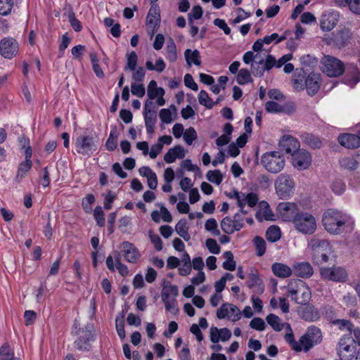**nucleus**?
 Masks as SVG:
<instances>
[{
	"label": "nucleus",
	"instance_id": "1",
	"mask_svg": "<svg viewBox=\"0 0 360 360\" xmlns=\"http://www.w3.org/2000/svg\"><path fill=\"white\" fill-rule=\"evenodd\" d=\"M286 330L284 340L290 348L296 352L302 351L307 352L314 346L320 344L323 340L321 329L315 326H309L304 334L300 337L299 341H296L292 328L288 323H286Z\"/></svg>",
	"mask_w": 360,
	"mask_h": 360
},
{
	"label": "nucleus",
	"instance_id": "2",
	"mask_svg": "<svg viewBox=\"0 0 360 360\" xmlns=\"http://www.w3.org/2000/svg\"><path fill=\"white\" fill-rule=\"evenodd\" d=\"M348 221L346 214L335 209H328L323 214L322 221L326 230L332 234H340Z\"/></svg>",
	"mask_w": 360,
	"mask_h": 360
},
{
	"label": "nucleus",
	"instance_id": "3",
	"mask_svg": "<svg viewBox=\"0 0 360 360\" xmlns=\"http://www.w3.org/2000/svg\"><path fill=\"white\" fill-rule=\"evenodd\" d=\"M287 289L288 296L297 304H306L311 297L309 288L301 280L291 281L288 283Z\"/></svg>",
	"mask_w": 360,
	"mask_h": 360
},
{
	"label": "nucleus",
	"instance_id": "4",
	"mask_svg": "<svg viewBox=\"0 0 360 360\" xmlns=\"http://www.w3.org/2000/svg\"><path fill=\"white\" fill-rule=\"evenodd\" d=\"M98 141L96 135L82 134L75 139V150L78 154L89 157L97 150Z\"/></svg>",
	"mask_w": 360,
	"mask_h": 360
},
{
	"label": "nucleus",
	"instance_id": "5",
	"mask_svg": "<svg viewBox=\"0 0 360 360\" xmlns=\"http://www.w3.org/2000/svg\"><path fill=\"white\" fill-rule=\"evenodd\" d=\"M285 158L278 151L267 152L261 158V163L269 172L278 173L285 166Z\"/></svg>",
	"mask_w": 360,
	"mask_h": 360
},
{
	"label": "nucleus",
	"instance_id": "6",
	"mask_svg": "<svg viewBox=\"0 0 360 360\" xmlns=\"http://www.w3.org/2000/svg\"><path fill=\"white\" fill-rule=\"evenodd\" d=\"M295 182L292 177L287 174H281L275 181V189L281 199L289 198L294 193Z\"/></svg>",
	"mask_w": 360,
	"mask_h": 360
},
{
	"label": "nucleus",
	"instance_id": "7",
	"mask_svg": "<svg viewBox=\"0 0 360 360\" xmlns=\"http://www.w3.org/2000/svg\"><path fill=\"white\" fill-rule=\"evenodd\" d=\"M293 224L299 231L305 234H311L316 229L315 217L307 212H299V214H297Z\"/></svg>",
	"mask_w": 360,
	"mask_h": 360
},
{
	"label": "nucleus",
	"instance_id": "8",
	"mask_svg": "<svg viewBox=\"0 0 360 360\" xmlns=\"http://www.w3.org/2000/svg\"><path fill=\"white\" fill-rule=\"evenodd\" d=\"M321 64L323 72L330 77L340 76L345 71L344 63L333 56H324L321 59Z\"/></svg>",
	"mask_w": 360,
	"mask_h": 360
},
{
	"label": "nucleus",
	"instance_id": "9",
	"mask_svg": "<svg viewBox=\"0 0 360 360\" xmlns=\"http://www.w3.org/2000/svg\"><path fill=\"white\" fill-rule=\"evenodd\" d=\"M77 338L74 342L75 347L79 351H89L90 342L94 340V328L91 325H86L79 328L77 332Z\"/></svg>",
	"mask_w": 360,
	"mask_h": 360
},
{
	"label": "nucleus",
	"instance_id": "10",
	"mask_svg": "<svg viewBox=\"0 0 360 360\" xmlns=\"http://www.w3.org/2000/svg\"><path fill=\"white\" fill-rule=\"evenodd\" d=\"M356 353V346L353 338L343 336L338 343V354L342 360H352Z\"/></svg>",
	"mask_w": 360,
	"mask_h": 360
},
{
	"label": "nucleus",
	"instance_id": "11",
	"mask_svg": "<svg viewBox=\"0 0 360 360\" xmlns=\"http://www.w3.org/2000/svg\"><path fill=\"white\" fill-rule=\"evenodd\" d=\"M217 316L219 319L227 318L232 322H236L241 318V311L236 305L226 302L217 309Z\"/></svg>",
	"mask_w": 360,
	"mask_h": 360
},
{
	"label": "nucleus",
	"instance_id": "12",
	"mask_svg": "<svg viewBox=\"0 0 360 360\" xmlns=\"http://www.w3.org/2000/svg\"><path fill=\"white\" fill-rule=\"evenodd\" d=\"M19 51V44L12 37H4L0 41V54L5 58L11 59Z\"/></svg>",
	"mask_w": 360,
	"mask_h": 360
},
{
	"label": "nucleus",
	"instance_id": "13",
	"mask_svg": "<svg viewBox=\"0 0 360 360\" xmlns=\"http://www.w3.org/2000/svg\"><path fill=\"white\" fill-rule=\"evenodd\" d=\"M320 272L323 278L335 282H345L348 276L342 267L321 268Z\"/></svg>",
	"mask_w": 360,
	"mask_h": 360
},
{
	"label": "nucleus",
	"instance_id": "14",
	"mask_svg": "<svg viewBox=\"0 0 360 360\" xmlns=\"http://www.w3.org/2000/svg\"><path fill=\"white\" fill-rule=\"evenodd\" d=\"M160 22V10L158 6L152 5L146 17L147 31L151 35L158 30Z\"/></svg>",
	"mask_w": 360,
	"mask_h": 360
},
{
	"label": "nucleus",
	"instance_id": "15",
	"mask_svg": "<svg viewBox=\"0 0 360 360\" xmlns=\"http://www.w3.org/2000/svg\"><path fill=\"white\" fill-rule=\"evenodd\" d=\"M121 252L124 259L129 263L136 264L141 257L138 248L131 242L124 241L121 244Z\"/></svg>",
	"mask_w": 360,
	"mask_h": 360
},
{
	"label": "nucleus",
	"instance_id": "16",
	"mask_svg": "<svg viewBox=\"0 0 360 360\" xmlns=\"http://www.w3.org/2000/svg\"><path fill=\"white\" fill-rule=\"evenodd\" d=\"M311 156L308 151L302 149L292 154V164L297 169H306L311 165Z\"/></svg>",
	"mask_w": 360,
	"mask_h": 360
},
{
	"label": "nucleus",
	"instance_id": "17",
	"mask_svg": "<svg viewBox=\"0 0 360 360\" xmlns=\"http://www.w3.org/2000/svg\"><path fill=\"white\" fill-rule=\"evenodd\" d=\"M247 285L256 294H262L264 291V285L257 269L251 268L248 274Z\"/></svg>",
	"mask_w": 360,
	"mask_h": 360
},
{
	"label": "nucleus",
	"instance_id": "18",
	"mask_svg": "<svg viewBox=\"0 0 360 360\" xmlns=\"http://www.w3.org/2000/svg\"><path fill=\"white\" fill-rule=\"evenodd\" d=\"M277 211L283 220L288 221H293L297 214H299L297 205L290 202L279 203L277 206Z\"/></svg>",
	"mask_w": 360,
	"mask_h": 360
},
{
	"label": "nucleus",
	"instance_id": "19",
	"mask_svg": "<svg viewBox=\"0 0 360 360\" xmlns=\"http://www.w3.org/2000/svg\"><path fill=\"white\" fill-rule=\"evenodd\" d=\"M338 12H329L323 14L320 20V26L323 31H330L334 28L338 21Z\"/></svg>",
	"mask_w": 360,
	"mask_h": 360
},
{
	"label": "nucleus",
	"instance_id": "20",
	"mask_svg": "<svg viewBox=\"0 0 360 360\" xmlns=\"http://www.w3.org/2000/svg\"><path fill=\"white\" fill-rule=\"evenodd\" d=\"M309 245L311 248L313 253H316V251L332 252V248L329 242L326 239H321L316 236H314L310 240Z\"/></svg>",
	"mask_w": 360,
	"mask_h": 360
},
{
	"label": "nucleus",
	"instance_id": "21",
	"mask_svg": "<svg viewBox=\"0 0 360 360\" xmlns=\"http://www.w3.org/2000/svg\"><path fill=\"white\" fill-rule=\"evenodd\" d=\"M320 75L310 73L305 79V88L310 96L315 95L320 88Z\"/></svg>",
	"mask_w": 360,
	"mask_h": 360
},
{
	"label": "nucleus",
	"instance_id": "22",
	"mask_svg": "<svg viewBox=\"0 0 360 360\" xmlns=\"http://www.w3.org/2000/svg\"><path fill=\"white\" fill-rule=\"evenodd\" d=\"M338 142L347 148H357L360 146V139L358 135L343 134L339 136Z\"/></svg>",
	"mask_w": 360,
	"mask_h": 360
},
{
	"label": "nucleus",
	"instance_id": "23",
	"mask_svg": "<svg viewBox=\"0 0 360 360\" xmlns=\"http://www.w3.org/2000/svg\"><path fill=\"white\" fill-rule=\"evenodd\" d=\"M294 274L296 276L307 278L313 275L314 271L308 262H299L293 265Z\"/></svg>",
	"mask_w": 360,
	"mask_h": 360
},
{
	"label": "nucleus",
	"instance_id": "24",
	"mask_svg": "<svg viewBox=\"0 0 360 360\" xmlns=\"http://www.w3.org/2000/svg\"><path fill=\"white\" fill-rule=\"evenodd\" d=\"M335 6L347 8L352 13L360 15V0H333Z\"/></svg>",
	"mask_w": 360,
	"mask_h": 360
},
{
	"label": "nucleus",
	"instance_id": "25",
	"mask_svg": "<svg viewBox=\"0 0 360 360\" xmlns=\"http://www.w3.org/2000/svg\"><path fill=\"white\" fill-rule=\"evenodd\" d=\"M281 145L286 153L291 154L292 155L298 151L300 148V142L292 136H288L283 139Z\"/></svg>",
	"mask_w": 360,
	"mask_h": 360
},
{
	"label": "nucleus",
	"instance_id": "26",
	"mask_svg": "<svg viewBox=\"0 0 360 360\" xmlns=\"http://www.w3.org/2000/svg\"><path fill=\"white\" fill-rule=\"evenodd\" d=\"M271 270L276 276L282 278L290 277L292 274L291 268L283 263L276 262L273 264Z\"/></svg>",
	"mask_w": 360,
	"mask_h": 360
},
{
	"label": "nucleus",
	"instance_id": "27",
	"mask_svg": "<svg viewBox=\"0 0 360 360\" xmlns=\"http://www.w3.org/2000/svg\"><path fill=\"white\" fill-rule=\"evenodd\" d=\"M184 156V148L181 146H176L169 149L164 156V160L167 163H172L176 158L182 159Z\"/></svg>",
	"mask_w": 360,
	"mask_h": 360
},
{
	"label": "nucleus",
	"instance_id": "28",
	"mask_svg": "<svg viewBox=\"0 0 360 360\" xmlns=\"http://www.w3.org/2000/svg\"><path fill=\"white\" fill-rule=\"evenodd\" d=\"M300 316L302 319L307 321H316L320 318L319 311L310 306L304 307L300 311Z\"/></svg>",
	"mask_w": 360,
	"mask_h": 360
},
{
	"label": "nucleus",
	"instance_id": "29",
	"mask_svg": "<svg viewBox=\"0 0 360 360\" xmlns=\"http://www.w3.org/2000/svg\"><path fill=\"white\" fill-rule=\"evenodd\" d=\"M184 56L188 65H191L192 63L198 66L200 65V55L198 50L186 49L184 52Z\"/></svg>",
	"mask_w": 360,
	"mask_h": 360
},
{
	"label": "nucleus",
	"instance_id": "30",
	"mask_svg": "<svg viewBox=\"0 0 360 360\" xmlns=\"http://www.w3.org/2000/svg\"><path fill=\"white\" fill-rule=\"evenodd\" d=\"M165 90L161 87H158L157 82L151 80L148 86V96L150 99L153 100L158 96H164Z\"/></svg>",
	"mask_w": 360,
	"mask_h": 360
},
{
	"label": "nucleus",
	"instance_id": "31",
	"mask_svg": "<svg viewBox=\"0 0 360 360\" xmlns=\"http://www.w3.org/2000/svg\"><path fill=\"white\" fill-rule=\"evenodd\" d=\"M32 167V162H22L19 164L16 176L15 177V181L18 183L22 181V180L25 177L26 174Z\"/></svg>",
	"mask_w": 360,
	"mask_h": 360
},
{
	"label": "nucleus",
	"instance_id": "32",
	"mask_svg": "<svg viewBox=\"0 0 360 360\" xmlns=\"http://www.w3.org/2000/svg\"><path fill=\"white\" fill-rule=\"evenodd\" d=\"M175 229L177 233L185 240L188 241L190 239L191 237L188 231V228L187 226V222L185 219L179 220L176 224Z\"/></svg>",
	"mask_w": 360,
	"mask_h": 360
},
{
	"label": "nucleus",
	"instance_id": "33",
	"mask_svg": "<svg viewBox=\"0 0 360 360\" xmlns=\"http://www.w3.org/2000/svg\"><path fill=\"white\" fill-rule=\"evenodd\" d=\"M303 141L311 148H320L322 146L321 140L316 136L305 134L302 136Z\"/></svg>",
	"mask_w": 360,
	"mask_h": 360
},
{
	"label": "nucleus",
	"instance_id": "34",
	"mask_svg": "<svg viewBox=\"0 0 360 360\" xmlns=\"http://www.w3.org/2000/svg\"><path fill=\"white\" fill-rule=\"evenodd\" d=\"M143 117L147 134L152 135L154 133V127L157 122V115L143 114Z\"/></svg>",
	"mask_w": 360,
	"mask_h": 360
},
{
	"label": "nucleus",
	"instance_id": "35",
	"mask_svg": "<svg viewBox=\"0 0 360 360\" xmlns=\"http://www.w3.org/2000/svg\"><path fill=\"white\" fill-rule=\"evenodd\" d=\"M266 320L268 324L276 331H281L285 326V323H281V319L274 314L268 315Z\"/></svg>",
	"mask_w": 360,
	"mask_h": 360
},
{
	"label": "nucleus",
	"instance_id": "36",
	"mask_svg": "<svg viewBox=\"0 0 360 360\" xmlns=\"http://www.w3.org/2000/svg\"><path fill=\"white\" fill-rule=\"evenodd\" d=\"M341 167L348 170H355L359 167L358 161L354 157H345L340 160Z\"/></svg>",
	"mask_w": 360,
	"mask_h": 360
},
{
	"label": "nucleus",
	"instance_id": "37",
	"mask_svg": "<svg viewBox=\"0 0 360 360\" xmlns=\"http://www.w3.org/2000/svg\"><path fill=\"white\" fill-rule=\"evenodd\" d=\"M224 258L226 259L223 262V268L229 271H234L236 269V262L233 260V255L231 251H226L223 254Z\"/></svg>",
	"mask_w": 360,
	"mask_h": 360
},
{
	"label": "nucleus",
	"instance_id": "38",
	"mask_svg": "<svg viewBox=\"0 0 360 360\" xmlns=\"http://www.w3.org/2000/svg\"><path fill=\"white\" fill-rule=\"evenodd\" d=\"M266 238L270 242H276L281 238V230L277 226H271L266 232Z\"/></svg>",
	"mask_w": 360,
	"mask_h": 360
},
{
	"label": "nucleus",
	"instance_id": "39",
	"mask_svg": "<svg viewBox=\"0 0 360 360\" xmlns=\"http://www.w3.org/2000/svg\"><path fill=\"white\" fill-rule=\"evenodd\" d=\"M162 300L165 304V309L172 313H176L177 311V301L176 297L162 295Z\"/></svg>",
	"mask_w": 360,
	"mask_h": 360
},
{
	"label": "nucleus",
	"instance_id": "40",
	"mask_svg": "<svg viewBox=\"0 0 360 360\" xmlns=\"http://www.w3.org/2000/svg\"><path fill=\"white\" fill-rule=\"evenodd\" d=\"M226 196L231 199H236L237 200L238 206L240 207V212L243 214H247V212L245 210H243V200L244 199L243 193L237 191L236 190H233L230 193H226Z\"/></svg>",
	"mask_w": 360,
	"mask_h": 360
},
{
	"label": "nucleus",
	"instance_id": "41",
	"mask_svg": "<svg viewBox=\"0 0 360 360\" xmlns=\"http://www.w3.org/2000/svg\"><path fill=\"white\" fill-rule=\"evenodd\" d=\"M221 228L226 234H232L236 231L232 219L229 217H224L221 221Z\"/></svg>",
	"mask_w": 360,
	"mask_h": 360
},
{
	"label": "nucleus",
	"instance_id": "42",
	"mask_svg": "<svg viewBox=\"0 0 360 360\" xmlns=\"http://www.w3.org/2000/svg\"><path fill=\"white\" fill-rule=\"evenodd\" d=\"M198 101L200 105H205L208 109L212 108L215 105V103L212 101L208 94L204 90H201L200 91L198 94ZM218 101L216 102V103Z\"/></svg>",
	"mask_w": 360,
	"mask_h": 360
},
{
	"label": "nucleus",
	"instance_id": "43",
	"mask_svg": "<svg viewBox=\"0 0 360 360\" xmlns=\"http://www.w3.org/2000/svg\"><path fill=\"white\" fill-rule=\"evenodd\" d=\"M138 61V56L135 51H131L129 53L127 54V65L124 67V70H129L131 71H134L136 68Z\"/></svg>",
	"mask_w": 360,
	"mask_h": 360
},
{
	"label": "nucleus",
	"instance_id": "44",
	"mask_svg": "<svg viewBox=\"0 0 360 360\" xmlns=\"http://www.w3.org/2000/svg\"><path fill=\"white\" fill-rule=\"evenodd\" d=\"M238 84L244 85L252 81L250 72L247 69H241L238 71L236 77Z\"/></svg>",
	"mask_w": 360,
	"mask_h": 360
},
{
	"label": "nucleus",
	"instance_id": "45",
	"mask_svg": "<svg viewBox=\"0 0 360 360\" xmlns=\"http://www.w3.org/2000/svg\"><path fill=\"white\" fill-rule=\"evenodd\" d=\"M166 58L167 59L173 63L176 60L177 55H176V45L173 40H171L169 43L167 44L166 47Z\"/></svg>",
	"mask_w": 360,
	"mask_h": 360
},
{
	"label": "nucleus",
	"instance_id": "46",
	"mask_svg": "<svg viewBox=\"0 0 360 360\" xmlns=\"http://www.w3.org/2000/svg\"><path fill=\"white\" fill-rule=\"evenodd\" d=\"M68 18L70 25L75 32H80L82 30V25L81 22L76 18L75 14L72 9H70L68 11Z\"/></svg>",
	"mask_w": 360,
	"mask_h": 360
},
{
	"label": "nucleus",
	"instance_id": "47",
	"mask_svg": "<svg viewBox=\"0 0 360 360\" xmlns=\"http://www.w3.org/2000/svg\"><path fill=\"white\" fill-rule=\"evenodd\" d=\"M253 241L255 245L257 255L259 257L264 255L266 252V242L264 238L260 236H256Z\"/></svg>",
	"mask_w": 360,
	"mask_h": 360
},
{
	"label": "nucleus",
	"instance_id": "48",
	"mask_svg": "<svg viewBox=\"0 0 360 360\" xmlns=\"http://www.w3.org/2000/svg\"><path fill=\"white\" fill-rule=\"evenodd\" d=\"M206 176L208 181L217 185H219L223 180L221 172L217 169L208 171Z\"/></svg>",
	"mask_w": 360,
	"mask_h": 360
},
{
	"label": "nucleus",
	"instance_id": "49",
	"mask_svg": "<svg viewBox=\"0 0 360 360\" xmlns=\"http://www.w3.org/2000/svg\"><path fill=\"white\" fill-rule=\"evenodd\" d=\"M15 359L14 354L8 345L5 344L0 347L1 360H12Z\"/></svg>",
	"mask_w": 360,
	"mask_h": 360
},
{
	"label": "nucleus",
	"instance_id": "50",
	"mask_svg": "<svg viewBox=\"0 0 360 360\" xmlns=\"http://www.w3.org/2000/svg\"><path fill=\"white\" fill-rule=\"evenodd\" d=\"M333 324L338 326L341 330H347L352 332L353 330V324L346 319H335L333 321Z\"/></svg>",
	"mask_w": 360,
	"mask_h": 360
},
{
	"label": "nucleus",
	"instance_id": "51",
	"mask_svg": "<svg viewBox=\"0 0 360 360\" xmlns=\"http://www.w3.org/2000/svg\"><path fill=\"white\" fill-rule=\"evenodd\" d=\"M91 61L92 63V68L96 75L99 78H103L104 77V72H103L100 65L99 60L96 57V54L91 53Z\"/></svg>",
	"mask_w": 360,
	"mask_h": 360
},
{
	"label": "nucleus",
	"instance_id": "52",
	"mask_svg": "<svg viewBox=\"0 0 360 360\" xmlns=\"http://www.w3.org/2000/svg\"><path fill=\"white\" fill-rule=\"evenodd\" d=\"M284 107L275 101H268L265 104V110L271 113H279L284 111Z\"/></svg>",
	"mask_w": 360,
	"mask_h": 360
},
{
	"label": "nucleus",
	"instance_id": "53",
	"mask_svg": "<svg viewBox=\"0 0 360 360\" xmlns=\"http://www.w3.org/2000/svg\"><path fill=\"white\" fill-rule=\"evenodd\" d=\"M205 228L207 231L211 232L214 236L220 235V231L217 229V222L214 218H210L206 221Z\"/></svg>",
	"mask_w": 360,
	"mask_h": 360
},
{
	"label": "nucleus",
	"instance_id": "54",
	"mask_svg": "<svg viewBox=\"0 0 360 360\" xmlns=\"http://www.w3.org/2000/svg\"><path fill=\"white\" fill-rule=\"evenodd\" d=\"M258 201V196L255 193H250L248 195L244 193V199L243 200V210H244V207L245 203L248 205L249 207H253L256 205Z\"/></svg>",
	"mask_w": 360,
	"mask_h": 360
},
{
	"label": "nucleus",
	"instance_id": "55",
	"mask_svg": "<svg viewBox=\"0 0 360 360\" xmlns=\"http://www.w3.org/2000/svg\"><path fill=\"white\" fill-rule=\"evenodd\" d=\"M251 71H252V73L255 77L262 76L265 71V68H264V65H263V60H261L259 62L252 63Z\"/></svg>",
	"mask_w": 360,
	"mask_h": 360
},
{
	"label": "nucleus",
	"instance_id": "56",
	"mask_svg": "<svg viewBox=\"0 0 360 360\" xmlns=\"http://www.w3.org/2000/svg\"><path fill=\"white\" fill-rule=\"evenodd\" d=\"M13 6V0H0V14L6 15L9 14Z\"/></svg>",
	"mask_w": 360,
	"mask_h": 360
},
{
	"label": "nucleus",
	"instance_id": "57",
	"mask_svg": "<svg viewBox=\"0 0 360 360\" xmlns=\"http://www.w3.org/2000/svg\"><path fill=\"white\" fill-rule=\"evenodd\" d=\"M106 148L113 151L117 146V136L115 131H111L105 143Z\"/></svg>",
	"mask_w": 360,
	"mask_h": 360
},
{
	"label": "nucleus",
	"instance_id": "58",
	"mask_svg": "<svg viewBox=\"0 0 360 360\" xmlns=\"http://www.w3.org/2000/svg\"><path fill=\"white\" fill-rule=\"evenodd\" d=\"M94 216L97 224L103 227L105 225V214L101 206H97L94 209Z\"/></svg>",
	"mask_w": 360,
	"mask_h": 360
},
{
	"label": "nucleus",
	"instance_id": "59",
	"mask_svg": "<svg viewBox=\"0 0 360 360\" xmlns=\"http://www.w3.org/2000/svg\"><path fill=\"white\" fill-rule=\"evenodd\" d=\"M331 252H321L316 251V253H312L314 262L317 264H322L328 260V256Z\"/></svg>",
	"mask_w": 360,
	"mask_h": 360
},
{
	"label": "nucleus",
	"instance_id": "60",
	"mask_svg": "<svg viewBox=\"0 0 360 360\" xmlns=\"http://www.w3.org/2000/svg\"><path fill=\"white\" fill-rule=\"evenodd\" d=\"M178 294L179 290L177 286L172 284L166 285L162 291V295H166L167 297H176Z\"/></svg>",
	"mask_w": 360,
	"mask_h": 360
},
{
	"label": "nucleus",
	"instance_id": "61",
	"mask_svg": "<svg viewBox=\"0 0 360 360\" xmlns=\"http://www.w3.org/2000/svg\"><path fill=\"white\" fill-rule=\"evenodd\" d=\"M197 138V133L193 127H189L184 134V139L188 145H191Z\"/></svg>",
	"mask_w": 360,
	"mask_h": 360
},
{
	"label": "nucleus",
	"instance_id": "62",
	"mask_svg": "<svg viewBox=\"0 0 360 360\" xmlns=\"http://www.w3.org/2000/svg\"><path fill=\"white\" fill-rule=\"evenodd\" d=\"M206 247L208 250L212 253L217 255L220 252V246L217 244V240L213 238H208L205 242Z\"/></svg>",
	"mask_w": 360,
	"mask_h": 360
},
{
	"label": "nucleus",
	"instance_id": "63",
	"mask_svg": "<svg viewBox=\"0 0 360 360\" xmlns=\"http://www.w3.org/2000/svg\"><path fill=\"white\" fill-rule=\"evenodd\" d=\"M331 188L335 193L340 195L345 191L346 185L342 180L336 179L333 182Z\"/></svg>",
	"mask_w": 360,
	"mask_h": 360
},
{
	"label": "nucleus",
	"instance_id": "64",
	"mask_svg": "<svg viewBox=\"0 0 360 360\" xmlns=\"http://www.w3.org/2000/svg\"><path fill=\"white\" fill-rule=\"evenodd\" d=\"M300 63L304 68H312L316 65L317 60L310 55H304L300 58Z\"/></svg>",
	"mask_w": 360,
	"mask_h": 360
}]
</instances>
